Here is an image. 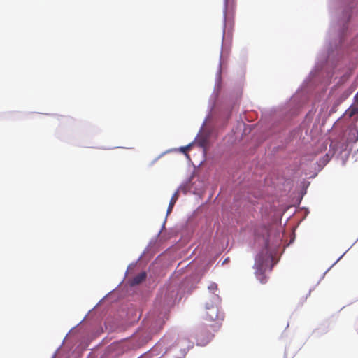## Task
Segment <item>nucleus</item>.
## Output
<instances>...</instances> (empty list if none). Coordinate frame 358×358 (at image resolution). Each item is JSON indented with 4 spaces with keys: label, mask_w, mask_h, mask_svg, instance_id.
I'll list each match as a JSON object with an SVG mask.
<instances>
[{
    "label": "nucleus",
    "mask_w": 358,
    "mask_h": 358,
    "mask_svg": "<svg viewBox=\"0 0 358 358\" xmlns=\"http://www.w3.org/2000/svg\"><path fill=\"white\" fill-rule=\"evenodd\" d=\"M190 146H191V145H187V146H185V147H182V148H181V150H182V151L183 152H186V151H187V150L190 148Z\"/></svg>",
    "instance_id": "nucleus-10"
},
{
    "label": "nucleus",
    "mask_w": 358,
    "mask_h": 358,
    "mask_svg": "<svg viewBox=\"0 0 358 358\" xmlns=\"http://www.w3.org/2000/svg\"><path fill=\"white\" fill-rule=\"evenodd\" d=\"M355 99H358V94H356ZM356 114H358V100H356L355 103L351 106L346 111V115H348L349 117H352Z\"/></svg>",
    "instance_id": "nucleus-5"
},
{
    "label": "nucleus",
    "mask_w": 358,
    "mask_h": 358,
    "mask_svg": "<svg viewBox=\"0 0 358 358\" xmlns=\"http://www.w3.org/2000/svg\"><path fill=\"white\" fill-rule=\"evenodd\" d=\"M164 323V321H163V322L161 323V324H160V329L162 327V326H163Z\"/></svg>",
    "instance_id": "nucleus-11"
},
{
    "label": "nucleus",
    "mask_w": 358,
    "mask_h": 358,
    "mask_svg": "<svg viewBox=\"0 0 358 358\" xmlns=\"http://www.w3.org/2000/svg\"><path fill=\"white\" fill-rule=\"evenodd\" d=\"M218 317V309L214 304L206 303L204 319L207 322H215Z\"/></svg>",
    "instance_id": "nucleus-3"
},
{
    "label": "nucleus",
    "mask_w": 358,
    "mask_h": 358,
    "mask_svg": "<svg viewBox=\"0 0 358 358\" xmlns=\"http://www.w3.org/2000/svg\"><path fill=\"white\" fill-rule=\"evenodd\" d=\"M218 325L217 323L201 325L196 332V342L199 345H206L213 337V331H217Z\"/></svg>",
    "instance_id": "nucleus-2"
},
{
    "label": "nucleus",
    "mask_w": 358,
    "mask_h": 358,
    "mask_svg": "<svg viewBox=\"0 0 358 358\" xmlns=\"http://www.w3.org/2000/svg\"><path fill=\"white\" fill-rule=\"evenodd\" d=\"M235 6V0H224V20L225 26L228 23L231 12H233Z\"/></svg>",
    "instance_id": "nucleus-4"
},
{
    "label": "nucleus",
    "mask_w": 358,
    "mask_h": 358,
    "mask_svg": "<svg viewBox=\"0 0 358 358\" xmlns=\"http://www.w3.org/2000/svg\"><path fill=\"white\" fill-rule=\"evenodd\" d=\"M146 278L145 272H142L138 275H136L131 281V285H137L144 281Z\"/></svg>",
    "instance_id": "nucleus-6"
},
{
    "label": "nucleus",
    "mask_w": 358,
    "mask_h": 358,
    "mask_svg": "<svg viewBox=\"0 0 358 358\" xmlns=\"http://www.w3.org/2000/svg\"><path fill=\"white\" fill-rule=\"evenodd\" d=\"M178 199V192H176L173 194V195L172 196V197L170 200V202H169V204L168 206V209H167V214L171 213Z\"/></svg>",
    "instance_id": "nucleus-7"
},
{
    "label": "nucleus",
    "mask_w": 358,
    "mask_h": 358,
    "mask_svg": "<svg viewBox=\"0 0 358 358\" xmlns=\"http://www.w3.org/2000/svg\"><path fill=\"white\" fill-rule=\"evenodd\" d=\"M208 288L211 290H214V289H217V284L215 283H212L209 287Z\"/></svg>",
    "instance_id": "nucleus-9"
},
{
    "label": "nucleus",
    "mask_w": 358,
    "mask_h": 358,
    "mask_svg": "<svg viewBox=\"0 0 358 358\" xmlns=\"http://www.w3.org/2000/svg\"><path fill=\"white\" fill-rule=\"evenodd\" d=\"M257 278L262 283H265L266 282V277L264 273H257Z\"/></svg>",
    "instance_id": "nucleus-8"
},
{
    "label": "nucleus",
    "mask_w": 358,
    "mask_h": 358,
    "mask_svg": "<svg viewBox=\"0 0 358 358\" xmlns=\"http://www.w3.org/2000/svg\"><path fill=\"white\" fill-rule=\"evenodd\" d=\"M189 340L185 337L176 338L174 336L167 335L162 338L158 345L165 350V353L171 350L173 346H176L178 347L180 351L183 354L185 352V345L189 348Z\"/></svg>",
    "instance_id": "nucleus-1"
}]
</instances>
